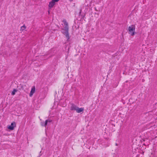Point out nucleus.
I'll return each mask as SVG.
<instances>
[{
	"instance_id": "nucleus-4",
	"label": "nucleus",
	"mask_w": 157,
	"mask_h": 157,
	"mask_svg": "<svg viewBox=\"0 0 157 157\" xmlns=\"http://www.w3.org/2000/svg\"><path fill=\"white\" fill-rule=\"evenodd\" d=\"M35 88L34 86L32 87L29 95L30 97H31L35 93Z\"/></svg>"
},
{
	"instance_id": "nucleus-2",
	"label": "nucleus",
	"mask_w": 157,
	"mask_h": 157,
	"mask_svg": "<svg viewBox=\"0 0 157 157\" xmlns=\"http://www.w3.org/2000/svg\"><path fill=\"white\" fill-rule=\"evenodd\" d=\"M59 0H52L49 2L48 7L49 9L52 8Z\"/></svg>"
},
{
	"instance_id": "nucleus-8",
	"label": "nucleus",
	"mask_w": 157,
	"mask_h": 157,
	"mask_svg": "<svg viewBox=\"0 0 157 157\" xmlns=\"http://www.w3.org/2000/svg\"><path fill=\"white\" fill-rule=\"evenodd\" d=\"M77 107L75 106L74 105H72L71 107V110H75L76 111V109Z\"/></svg>"
},
{
	"instance_id": "nucleus-6",
	"label": "nucleus",
	"mask_w": 157,
	"mask_h": 157,
	"mask_svg": "<svg viewBox=\"0 0 157 157\" xmlns=\"http://www.w3.org/2000/svg\"><path fill=\"white\" fill-rule=\"evenodd\" d=\"M16 127V124L15 122H12L10 124V130H13Z\"/></svg>"
},
{
	"instance_id": "nucleus-3",
	"label": "nucleus",
	"mask_w": 157,
	"mask_h": 157,
	"mask_svg": "<svg viewBox=\"0 0 157 157\" xmlns=\"http://www.w3.org/2000/svg\"><path fill=\"white\" fill-rule=\"evenodd\" d=\"M63 22L65 26V30H67V32L66 33V36H68V34L67 32V30L68 29V23L65 20H63Z\"/></svg>"
},
{
	"instance_id": "nucleus-10",
	"label": "nucleus",
	"mask_w": 157,
	"mask_h": 157,
	"mask_svg": "<svg viewBox=\"0 0 157 157\" xmlns=\"http://www.w3.org/2000/svg\"><path fill=\"white\" fill-rule=\"evenodd\" d=\"M48 121H49V122H50V121H48V120H46V121H45V124L44 125H43V124H41L42 125V126L43 125H44V126H46L47 125V123Z\"/></svg>"
},
{
	"instance_id": "nucleus-5",
	"label": "nucleus",
	"mask_w": 157,
	"mask_h": 157,
	"mask_svg": "<svg viewBox=\"0 0 157 157\" xmlns=\"http://www.w3.org/2000/svg\"><path fill=\"white\" fill-rule=\"evenodd\" d=\"M84 108H79L77 107L76 109V111L78 113H81V112H83L84 110Z\"/></svg>"
},
{
	"instance_id": "nucleus-11",
	"label": "nucleus",
	"mask_w": 157,
	"mask_h": 157,
	"mask_svg": "<svg viewBox=\"0 0 157 157\" xmlns=\"http://www.w3.org/2000/svg\"><path fill=\"white\" fill-rule=\"evenodd\" d=\"M8 129H10V125H8Z\"/></svg>"
},
{
	"instance_id": "nucleus-12",
	"label": "nucleus",
	"mask_w": 157,
	"mask_h": 157,
	"mask_svg": "<svg viewBox=\"0 0 157 157\" xmlns=\"http://www.w3.org/2000/svg\"><path fill=\"white\" fill-rule=\"evenodd\" d=\"M70 1H73V0H69Z\"/></svg>"
},
{
	"instance_id": "nucleus-9",
	"label": "nucleus",
	"mask_w": 157,
	"mask_h": 157,
	"mask_svg": "<svg viewBox=\"0 0 157 157\" xmlns=\"http://www.w3.org/2000/svg\"><path fill=\"white\" fill-rule=\"evenodd\" d=\"M17 91V90L16 89H14L12 92V94L14 95L15 94V93Z\"/></svg>"
},
{
	"instance_id": "nucleus-7",
	"label": "nucleus",
	"mask_w": 157,
	"mask_h": 157,
	"mask_svg": "<svg viewBox=\"0 0 157 157\" xmlns=\"http://www.w3.org/2000/svg\"><path fill=\"white\" fill-rule=\"evenodd\" d=\"M26 27L24 25L23 26H21V28L20 31L21 32H23L26 30Z\"/></svg>"
},
{
	"instance_id": "nucleus-1",
	"label": "nucleus",
	"mask_w": 157,
	"mask_h": 157,
	"mask_svg": "<svg viewBox=\"0 0 157 157\" xmlns=\"http://www.w3.org/2000/svg\"><path fill=\"white\" fill-rule=\"evenodd\" d=\"M135 29L136 26L135 25H132L129 26L128 28V34L132 36H134L136 33Z\"/></svg>"
}]
</instances>
